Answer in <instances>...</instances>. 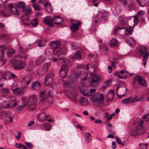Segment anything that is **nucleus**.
<instances>
[{
  "mask_svg": "<svg viewBox=\"0 0 149 149\" xmlns=\"http://www.w3.org/2000/svg\"><path fill=\"white\" fill-rule=\"evenodd\" d=\"M49 46L54 54L57 55L60 59L64 61V57L67 52V49L64 47H61L60 42L58 41H53L50 42Z\"/></svg>",
  "mask_w": 149,
  "mask_h": 149,
  "instance_id": "f257e3e1",
  "label": "nucleus"
},
{
  "mask_svg": "<svg viewBox=\"0 0 149 149\" xmlns=\"http://www.w3.org/2000/svg\"><path fill=\"white\" fill-rule=\"evenodd\" d=\"M37 100V98L35 95H32L28 99L25 97H23L22 98V103L24 106H27L28 107L33 106L32 108L30 109L31 111L35 109Z\"/></svg>",
  "mask_w": 149,
  "mask_h": 149,
  "instance_id": "f03ea898",
  "label": "nucleus"
},
{
  "mask_svg": "<svg viewBox=\"0 0 149 149\" xmlns=\"http://www.w3.org/2000/svg\"><path fill=\"white\" fill-rule=\"evenodd\" d=\"M50 91L42 90L39 92V99L40 102H43L47 106H49L52 104V102L51 100H46L48 97L50 95Z\"/></svg>",
  "mask_w": 149,
  "mask_h": 149,
  "instance_id": "7ed1b4c3",
  "label": "nucleus"
},
{
  "mask_svg": "<svg viewBox=\"0 0 149 149\" xmlns=\"http://www.w3.org/2000/svg\"><path fill=\"white\" fill-rule=\"evenodd\" d=\"M137 49L139 51L141 55L143 57V65L145 66L146 64V61L149 56V52L147 51L146 48L143 46L138 47L137 48Z\"/></svg>",
  "mask_w": 149,
  "mask_h": 149,
  "instance_id": "20e7f679",
  "label": "nucleus"
},
{
  "mask_svg": "<svg viewBox=\"0 0 149 149\" xmlns=\"http://www.w3.org/2000/svg\"><path fill=\"white\" fill-rule=\"evenodd\" d=\"M55 18H59L60 22H55L54 24L58 25L61 24L62 22V18L58 16H55L53 18H52L50 16H46L43 19V21L45 24H47L50 26H53V22Z\"/></svg>",
  "mask_w": 149,
  "mask_h": 149,
  "instance_id": "39448f33",
  "label": "nucleus"
},
{
  "mask_svg": "<svg viewBox=\"0 0 149 149\" xmlns=\"http://www.w3.org/2000/svg\"><path fill=\"white\" fill-rule=\"evenodd\" d=\"M91 80L90 82L91 86L94 87L97 86L98 81L100 80L99 76L96 74H91Z\"/></svg>",
  "mask_w": 149,
  "mask_h": 149,
  "instance_id": "423d86ee",
  "label": "nucleus"
},
{
  "mask_svg": "<svg viewBox=\"0 0 149 149\" xmlns=\"http://www.w3.org/2000/svg\"><path fill=\"white\" fill-rule=\"evenodd\" d=\"M136 82L145 87L147 86V84L146 80L140 76H136L134 80V84H135Z\"/></svg>",
  "mask_w": 149,
  "mask_h": 149,
  "instance_id": "0eeeda50",
  "label": "nucleus"
},
{
  "mask_svg": "<svg viewBox=\"0 0 149 149\" xmlns=\"http://www.w3.org/2000/svg\"><path fill=\"white\" fill-rule=\"evenodd\" d=\"M13 65L15 69H19L24 68L26 66L25 63L24 61L15 60L13 62Z\"/></svg>",
  "mask_w": 149,
  "mask_h": 149,
  "instance_id": "6e6552de",
  "label": "nucleus"
},
{
  "mask_svg": "<svg viewBox=\"0 0 149 149\" xmlns=\"http://www.w3.org/2000/svg\"><path fill=\"white\" fill-rule=\"evenodd\" d=\"M104 98V96L102 94H99L96 93L92 95L91 100L94 104L96 102L103 100Z\"/></svg>",
  "mask_w": 149,
  "mask_h": 149,
  "instance_id": "1a4fd4ad",
  "label": "nucleus"
},
{
  "mask_svg": "<svg viewBox=\"0 0 149 149\" xmlns=\"http://www.w3.org/2000/svg\"><path fill=\"white\" fill-rule=\"evenodd\" d=\"M8 6L10 8V12L12 14L15 15H19V10L15 6H13V4L11 3Z\"/></svg>",
  "mask_w": 149,
  "mask_h": 149,
  "instance_id": "9d476101",
  "label": "nucleus"
},
{
  "mask_svg": "<svg viewBox=\"0 0 149 149\" xmlns=\"http://www.w3.org/2000/svg\"><path fill=\"white\" fill-rule=\"evenodd\" d=\"M119 29L123 31V33L124 35H127L131 34L132 32V29L131 28H128L127 26L126 27H119L116 30Z\"/></svg>",
  "mask_w": 149,
  "mask_h": 149,
  "instance_id": "9b49d317",
  "label": "nucleus"
},
{
  "mask_svg": "<svg viewBox=\"0 0 149 149\" xmlns=\"http://www.w3.org/2000/svg\"><path fill=\"white\" fill-rule=\"evenodd\" d=\"M54 76L52 74H47L45 77V84L46 86H49L51 84L53 81Z\"/></svg>",
  "mask_w": 149,
  "mask_h": 149,
  "instance_id": "f8f14e48",
  "label": "nucleus"
},
{
  "mask_svg": "<svg viewBox=\"0 0 149 149\" xmlns=\"http://www.w3.org/2000/svg\"><path fill=\"white\" fill-rule=\"evenodd\" d=\"M141 131V130L139 128H136L131 129L129 132L131 135L135 136L141 134L140 133Z\"/></svg>",
  "mask_w": 149,
  "mask_h": 149,
  "instance_id": "ddd939ff",
  "label": "nucleus"
},
{
  "mask_svg": "<svg viewBox=\"0 0 149 149\" xmlns=\"http://www.w3.org/2000/svg\"><path fill=\"white\" fill-rule=\"evenodd\" d=\"M13 93L16 95H22L24 93V91L23 88H18L13 90Z\"/></svg>",
  "mask_w": 149,
  "mask_h": 149,
  "instance_id": "4468645a",
  "label": "nucleus"
},
{
  "mask_svg": "<svg viewBox=\"0 0 149 149\" xmlns=\"http://www.w3.org/2000/svg\"><path fill=\"white\" fill-rule=\"evenodd\" d=\"M31 87L33 90L38 91L40 89V84L38 81H36L32 84Z\"/></svg>",
  "mask_w": 149,
  "mask_h": 149,
  "instance_id": "2eb2a0df",
  "label": "nucleus"
},
{
  "mask_svg": "<svg viewBox=\"0 0 149 149\" xmlns=\"http://www.w3.org/2000/svg\"><path fill=\"white\" fill-rule=\"evenodd\" d=\"M107 15V14L106 11L98 13L97 15V17L100 19L105 20Z\"/></svg>",
  "mask_w": 149,
  "mask_h": 149,
  "instance_id": "dca6fc26",
  "label": "nucleus"
},
{
  "mask_svg": "<svg viewBox=\"0 0 149 149\" xmlns=\"http://www.w3.org/2000/svg\"><path fill=\"white\" fill-rule=\"evenodd\" d=\"M1 105L2 107L5 109H8L11 107L9 101L8 100L3 101L1 102Z\"/></svg>",
  "mask_w": 149,
  "mask_h": 149,
  "instance_id": "f3484780",
  "label": "nucleus"
},
{
  "mask_svg": "<svg viewBox=\"0 0 149 149\" xmlns=\"http://www.w3.org/2000/svg\"><path fill=\"white\" fill-rule=\"evenodd\" d=\"M45 54L47 55L49 59L50 60H52L53 61L55 62L57 61V58H52V57H53V55L51 52L49 51H46L45 52Z\"/></svg>",
  "mask_w": 149,
  "mask_h": 149,
  "instance_id": "a211bd4d",
  "label": "nucleus"
},
{
  "mask_svg": "<svg viewBox=\"0 0 149 149\" xmlns=\"http://www.w3.org/2000/svg\"><path fill=\"white\" fill-rule=\"evenodd\" d=\"M126 42L130 45H132L136 43V41L132 37H130L125 40Z\"/></svg>",
  "mask_w": 149,
  "mask_h": 149,
  "instance_id": "6ab92c4d",
  "label": "nucleus"
},
{
  "mask_svg": "<svg viewBox=\"0 0 149 149\" xmlns=\"http://www.w3.org/2000/svg\"><path fill=\"white\" fill-rule=\"evenodd\" d=\"M31 78L30 76H26L23 79L22 82L26 85H28L31 82Z\"/></svg>",
  "mask_w": 149,
  "mask_h": 149,
  "instance_id": "aec40b11",
  "label": "nucleus"
},
{
  "mask_svg": "<svg viewBox=\"0 0 149 149\" xmlns=\"http://www.w3.org/2000/svg\"><path fill=\"white\" fill-rule=\"evenodd\" d=\"M80 22H78L77 23H74L70 26V28L71 31L73 32H74L76 31L78 28L79 25L80 24Z\"/></svg>",
  "mask_w": 149,
  "mask_h": 149,
  "instance_id": "412c9836",
  "label": "nucleus"
},
{
  "mask_svg": "<svg viewBox=\"0 0 149 149\" xmlns=\"http://www.w3.org/2000/svg\"><path fill=\"white\" fill-rule=\"evenodd\" d=\"M22 11L26 15H29L31 12V10L30 7L28 6H25L22 9Z\"/></svg>",
  "mask_w": 149,
  "mask_h": 149,
  "instance_id": "4be33fe9",
  "label": "nucleus"
},
{
  "mask_svg": "<svg viewBox=\"0 0 149 149\" xmlns=\"http://www.w3.org/2000/svg\"><path fill=\"white\" fill-rule=\"evenodd\" d=\"M44 6L47 11L49 13H52V10L49 3L46 2L44 4Z\"/></svg>",
  "mask_w": 149,
  "mask_h": 149,
  "instance_id": "5701e85b",
  "label": "nucleus"
},
{
  "mask_svg": "<svg viewBox=\"0 0 149 149\" xmlns=\"http://www.w3.org/2000/svg\"><path fill=\"white\" fill-rule=\"evenodd\" d=\"M80 104L82 106H86L88 104V101L87 99L81 97L80 101Z\"/></svg>",
  "mask_w": 149,
  "mask_h": 149,
  "instance_id": "b1692460",
  "label": "nucleus"
},
{
  "mask_svg": "<svg viewBox=\"0 0 149 149\" xmlns=\"http://www.w3.org/2000/svg\"><path fill=\"white\" fill-rule=\"evenodd\" d=\"M10 103L11 105V107H15L17 104L16 98L14 97H11L10 100Z\"/></svg>",
  "mask_w": 149,
  "mask_h": 149,
  "instance_id": "393cba45",
  "label": "nucleus"
},
{
  "mask_svg": "<svg viewBox=\"0 0 149 149\" xmlns=\"http://www.w3.org/2000/svg\"><path fill=\"white\" fill-rule=\"evenodd\" d=\"M5 114L6 120L8 122H11L13 120V118L12 117L10 113V112H6Z\"/></svg>",
  "mask_w": 149,
  "mask_h": 149,
  "instance_id": "a878e982",
  "label": "nucleus"
},
{
  "mask_svg": "<svg viewBox=\"0 0 149 149\" xmlns=\"http://www.w3.org/2000/svg\"><path fill=\"white\" fill-rule=\"evenodd\" d=\"M6 49L5 47L3 45L0 46V58H3L4 56V51Z\"/></svg>",
  "mask_w": 149,
  "mask_h": 149,
  "instance_id": "bb28decb",
  "label": "nucleus"
},
{
  "mask_svg": "<svg viewBox=\"0 0 149 149\" xmlns=\"http://www.w3.org/2000/svg\"><path fill=\"white\" fill-rule=\"evenodd\" d=\"M45 57L43 56H40L36 61L37 65H39L43 62L45 60Z\"/></svg>",
  "mask_w": 149,
  "mask_h": 149,
  "instance_id": "cd10ccee",
  "label": "nucleus"
},
{
  "mask_svg": "<svg viewBox=\"0 0 149 149\" xmlns=\"http://www.w3.org/2000/svg\"><path fill=\"white\" fill-rule=\"evenodd\" d=\"M72 58L74 59H81V58L80 52L79 51H77V52L75 53L74 55L73 56H72Z\"/></svg>",
  "mask_w": 149,
  "mask_h": 149,
  "instance_id": "c85d7f7f",
  "label": "nucleus"
},
{
  "mask_svg": "<svg viewBox=\"0 0 149 149\" xmlns=\"http://www.w3.org/2000/svg\"><path fill=\"white\" fill-rule=\"evenodd\" d=\"M36 42L38 43V46L39 47L44 46L46 42L45 40H37Z\"/></svg>",
  "mask_w": 149,
  "mask_h": 149,
  "instance_id": "c756f323",
  "label": "nucleus"
},
{
  "mask_svg": "<svg viewBox=\"0 0 149 149\" xmlns=\"http://www.w3.org/2000/svg\"><path fill=\"white\" fill-rule=\"evenodd\" d=\"M118 42L117 40L116 39H112L110 41V45L111 46H116Z\"/></svg>",
  "mask_w": 149,
  "mask_h": 149,
  "instance_id": "7c9ffc66",
  "label": "nucleus"
},
{
  "mask_svg": "<svg viewBox=\"0 0 149 149\" xmlns=\"http://www.w3.org/2000/svg\"><path fill=\"white\" fill-rule=\"evenodd\" d=\"M148 144L147 143H140L139 144V146L141 149H147Z\"/></svg>",
  "mask_w": 149,
  "mask_h": 149,
  "instance_id": "2f4dec72",
  "label": "nucleus"
},
{
  "mask_svg": "<svg viewBox=\"0 0 149 149\" xmlns=\"http://www.w3.org/2000/svg\"><path fill=\"white\" fill-rule=\"evenodd\" d=\"M45 117L43 120H47L48 116H47L46 114L44 113H41L38 114V118H41V117Z\"/></svg>",
  "mask_w": 149,
  "mask_h": 149,
  "instance_id": "473e14b6",
  "label": "nucleus"
},
{
  "mask_svg": "<svg viewBox=\"0 0 149 149\" xmlns=\"http://www.w3.org/2000/svg\"><path fill=\"white\" fill-rule=\"evenodd\" d=\"M15 6L16 7H17L18 8H22V9L23 8L25 7V3H24L22 1L20 2L18 4H16Z\"/></svg>",
  "mask_w": 149,
  "mask_h": 149,
  "instance_id": "72a5a7b5",
  "label": "nucleus"
},
{
  "mask_svg": "<svg viewBox=\"0 0 149 149\" xmlns=\"http://www.w3.org/2000/svg\"><path fill=\"white\" fill-rule=\"evenodd\" d=\"M135 102H138L142 100L143 98V96L141 95V96H136L134 97Z\"/></svg>",
  "mask_w": 149,
  "mask_h": 149,
  "instance_id": "f704fd0d",
  "label": "nucleus"
},
{
  "mask_svg": "<svg viewBox=\"0 0 149 149\" xmlns=\"http://www.w3.org/2000/svg\"><path fill=\"white\" fill-rule=\"evenodd\" d=\"M15 53V50L13 49H10L7 52V55L9 57L12 56V54Z\"/></svg>",
  "mask_w": 149,
  "mask_h": 149,
  "instance_id": "c9c22d12",
  "label": "nucleus"
},
{
  "mask_svg": "<svg viewBox=\"0 0 149 149\" xmlns=\"http://www.w3.org/2000/svg\"><path fill=\"white\" fill-rule=\"evenodd\" d=\"M18 56L21 58L26 59L27 58L25 54V53L21 52L20 53L18 54Z\"/></svg>",
  "mask_w": 149,
  "mask_h": 149,
  "instance_id": "e433bc0d",
  "label": "nucleus"
},
{
  "mask_svg": "<svg viewBox=\"0 0 149 149\" xmlns=\"http://www.w3.org/2000/svg\"><path fill=\"white\" fill-rule=\"evenodd\" d=\"M91 136V134L88 132L86 133L85 136V139L86 142L88 143L90 141V138L89 137Z\"/></svg>",
  "mask_w": 149,
  "mask_h": 149,
  "instance_id": "4c0bfd02",
  "label": "nucleus"
},
{
  "mask_svg": "<svg viewBox=\"0 0 149 149\" xmlns=\"http://www.w3.org/2000/svg\"><path fill=\"white\" fill-rule=\"evenodd\" d=\"M34 9L37 11L40 10V6L37 3H34L32 5Z\"/></svg>",
  "mask_w": 149,
  "mask_h": 149,
  "instance_id": "58836bf2",
  "label": "nucleus"
},
{
  "mask_svg": "<svg viewBox=\"0 0 149 149\" xmlns=\"http://www.w3.org/2000/svg\"><path fill=\"white\" fill-rule=\"evenodd\" d=\"M67 71H62L60 70L59 72L60 76L62 78L64 77L66 75V72Z\"/></svg>",
  "mask_w": 149,
  "mask_h": 149,
  "instance_id": "ea45409f",
  "label": "nucleus"
},
{
  "mask_svg": "<svg viewBox=\"0 0 149 149\" xmlns=\"http://www.w3.org/2000/svg\"><path fill=\"white\" fill-rule=\"evenodd\" d=\"M1 91L2 93L5 94H8L9 92V90L6 88H2L1 89Z\"/></svg>",
  "mask_w": 149,
  "mask_h": 149,
  "instance_id": "a19ab883",
  "label": "nucleus"
},
{
  "mask_svg": "<svg viewBox=\"0 0 149 149\" xmlns=\"http://www.w3.org/2000/svg\"><path fill=\"white\" fill-rule=\"evenodd\" d=\"M44 128L46 130L49 131L51 129L52 126L49 124L46 123L44 125Z\"/></svg>",
  "mask_w": 149,
  "mask_h": 149,
  "instance_id": "79ce46f5",
  "label": "nucleus"
},
{
  "mask_svg": "<svg viewBox=\"0 0 149 149\" xmlns=\"http://www.w3.org/2000/svg\"><path fill=\"white\" fill-rule=\"evenodd\" d=\"M145 0H137V1L141 6H143L145 5L144 1Z\"/></svg>",
  "mask_w": 149,
  "mask_h": 149,
  "instance_id": "37998d69",
  "label": "nucleus"
},
{
  "mask_svg": "<svg viewBox=\"0 0 149 149\" xmlns=\"http://www.w3.org/2000/svg\"><path fill=\"white\" fill-rule=\"evenodd\" d=\"M114 95H112V94H107L106 95L109 101L111 100L113 98Z\"/></svg>",
  "mask_w": 149,
  "mask_h": 149,
  "instance_id": "c03bdc74",
  "label": "nucleus"
},
{
  "mask_svg": "<svg viewBox=\"0 0 149 149\" xmlns=\"http://www.w3.org/2000/svg\"><path fill=\"white\" fill-rule=\"evenodd\" d=\"M134 26L138 24L139 22V19L137 15H136L134 17Z\"/></svg>",
  "mask_w": 149,
  "mask_h": 149,
  "instance_id": "a18cd8bd",
  "label": "nucleus"
},
{
  "mask_svg": "<svg viewBox=\"0 0 149 149\" xmlns=\"http://www.w3.org/2000/svg\"><path fill=\"white\" fill-rule=\"evenodd\" d=\"M31 23L33 26H36L38 24V22L37 19H34L31 22Z\"/></svg>",
  "mask_w": 149,
  "mask_h": 149,
  "instance_id": "49530a36",
  "label": "nucleus"
},
{
  "mask_svg": "<svg viewBox=\"0 0 149 149\" xmlns=\"http://www.w3.org/2000/svg\"><path fill=\"white\" fill-rule=\"evenodd\" d=\"M120 24L122 25V27H126L127 26V25L125 23L124 20L123 19H120Z\"/></svg>",
  "mask_w": 149,
  "mask_h": 149,
  "instance_id": "de8ad7c7",
  "label": "nucleus"
},
{
  "mask_svg": "<svg viewBox=\"0 0 149 149\" xmlns=\"http://www.w3.org/2000/svg\"><path fill=\"white\" fill-rule=\"evenodd\" d=\"M0 13L2 15L5 17H9L10 15V14L9 13H5L3 10L1 11Z\"/></svg>",
  "mask_w": 149,
  "mask_h": 149,
  "instance_id": "09e8293b",
  "label": "nucleus"
},
{
  "mask_svg": "<svg viewBox=\"0 0 149 149\" xmlns=\"http://www.w3.org/2000/svg\"><path fill=\"white\" fill-rule=\"evenodd\" d=\"M10 72H7L5 74V76H3L1 78L2 79L3 78L4 79H10V75H9Z\"/></svg>",
  "mask_w": 149,
  "mask_h": 149,
  "instance_id": "8fccbe9b",
  "label": "nucleus"
},
{
  "mask_svg": "<svg viewBox=\"0 0 149 149\" xmlns=\"http://www.w3.org/2000/svg\"><path fill=\"white\" fill-rule=\"evenodd\" d=\"M118 27L116 28L115 29V30L113 31V33H119V34H121L123 35L124 34L123 33V31H121L119 30V29H118L116 30V29L118 28Z\"/></svg>",
  "mask_w": 149,
  "mask_h": 149,
  "instance_id": "3c124183",
  "label": "nucleus"
},
{
  "mask_svg": "<svg viewBox=\"0 0 149 149\" xmlns=\"http://www.w3.org/2000/svg\"><path fill=\"white\" fill-rule=\"evenodd\" d=\"M114 74L116 77H118L120 79H122L124 78V77L120 74L119 72H116Z\"/></svg>",
  "mask_w": 149,
  "mask_h": 149,
  "instance_id": "603ef678",
  "label": "nucleus"
},
{
  "mask_svg": "<svg viewBox=\"0 0 149 149\" xmlns=\"http://www.w3.org/2000/svg\"><path fill=\"white\" fill-rule=\"evenodd\" d=\"M115 138L116 139V142L119 144L121 145L122 146H124L123 143H122L121 140L117 136H115Z\"/></svg>",
  "mask_w": 149,
  "mask_h": 149,
  "instance_id": "864d4df0",
  "label": "nucleus"
},
{
  "mask_svg": "<svg viewBox=\"0 0 149 149\" xmlns=\"http://www.w3.org/2000/svg\"><path fill=\"white\" fill-rule=\"evenodd\" d=\"M142 118L146 120L149 121V113L148 114L144 115L143 116Z\"/></svg>",
  "mask_w": 149,
  "mask_h": 149,
  "instance_id": "5fc2aeb1",
  "label": "nucleus"
},
{
  "mask_svg": "<svg viewBox=\"0 0 149 149\" xmlns=\"http://www.w3.org/2000/svg\"><path fill=\"white\" fill-rule=\"evenodd\" d=\"M23 104L19 106L17 108V109L19 111H21L25 107H27V106H24V104L22 103Z\"/></svg>",
  "mask_w": 149,
  "mask_h": 149,
  "instance_id": "6e6d98bb",
  "label": "nucleus"
},
{
  "mask_svg": "<svg viewBox=\"0 0 149 149\" xmlns=\"http://www.w3.org/2000/svg\"><path fill=\"white\" fill-rule=\"evenodd\" d=\"M68 69V67L66 65H63L61 67L60 70L67 71Z\"/></svg>",
  "mask_w": 149,
  "mask_h": 149,
  "instance_id": "4d7b16f0",
  "label": "nucleus"
},
{
  "mask_svg": "<svg viewBox=\"0 0 149 149\" xmlns=\"http://www.w3.org/2000/svg\"><path fill=\"white\" fill-rule=\"evenodd\" d=\"M50 65L48 63L45 64L43 66V69L45 71H47L48 67Z\"/></svg>",
  "mask_w": 149,
  "mask_h": 149,
  "instance_id": "13d9d810",
  "label": "nucleus"
},
{
  "mask_svg": "<svg viewBox=\"0 0 149 149\" xmlns=\"http://www.w3.org/2000/svg\"><path fill=\"white\" fill-rule=\"evenodd\" d=\"M122 102L124 104L130 103L128 98L123 99L122 100Z\"/></svg>",
  "mask_w": 149,
  "mask_h": 149,
  "instance_id": "bf43d9fd",
  "label": "nucleus"
},
{
  "mask_svg": "<svg viewBox=\"0 0 149 149\" xmlns=\"http://www.w3.org/2000/svg\"><path fill=\"white\" fill-rule=\"evenodd\" d=\"M80 91L81 93L84 96H90V95L87 92L84 91H82L80 90Z\"/></svg>",
  "mask_w": 149,
  "mask_h": 149,
  "instance_id": "052dcab7",
  "label": "nucleus"
},
{
  "mask_svg": "<svg viewBox=\"0 0 149 149\" xmlns=\"http://www.w3.org/2000/svg\"><path fill=\"white\" fill-rule=\"evenodd\" d=\"M120 73V74H126L127 75V76H129V73H128V72L125 70H122L121 71H120V72H119Z\"/></svg>",
  "mask_w": 149,
  "mask_h": 149,
  "instance_id": "680f3d73",
  "label": "nucleus"
},
{
  "mask_svg": "<svg viewBox=\"0 0 149 149\" xmlns=\"http://www.w3.org/2000/svg\"><path fill=\"white\" fill-rule=\"evenodd\" d=\"M144 14V12L143 10H141L138 11L137 12V14L136 15H139L140 16H142Z\"/></svg>",
  "mask_w": 149,
  "mask_h": 149,
  "instance_id": "e2e57ef3",
  "label": "nucleus"
},
{
  "mask_svg": "<svg viewBox=\"0 0 149 149\" xmlns=\"http://www.w3.org/2000/svg\"><path fill=\"white\" fill-rule=\"evenodd\" d=\"M129 100V102H130V103H134L135 102L134 101V97H130L128 98Z\"/></svg>",
  "mask_w": 149,
  "mask_h": 149,
  "instance_id": "0e129e2a",
  "label": "nucleus"
},
{
  "mask_svg": "<svg viewBox=\"0 0 149 149\" xmlns=\"http://www.w3.org/2000/svg\"><path fill=\"white\" fill-rule=\"evenodd\" d=\"M73 76L75 77V78H74V79H76L78 78L79 77V73L78 72H75L73 74Z\"/></svg>",
  "mask_w": 149,
  "mask_h": 149,
  "instance_id": "69168bd1",
  "label": "nucleus"
},
{
  "mask_svg": "<svg viewBox=\"0 0 149 149\" xmlns=\"http://www.w3.org/2000/svg\"><path fill=\"white\" fill-rule=\"evenodd\" d=\"M25 143L27 145L29 148H32V144L31 143L29 142H25Z\"/></svg>",
  "mask_w": 149,
  "mask_h": 149,
  "instance_id": "338daca9",
  "label": "nucleus"
},
{
  "mask_svg": "<svg viewBox=\"0 0 149 149\" xmlns=\"http://www.w3.org/2000/svg\"><path fill=\"white\" fill-rule=\"evenodd\" d=\"M116 148V143L115 141H113L112 142L111 148L113 149H115Z\"/></svg>",
  "mask_w": 149,
  "mask_h": 149,
  "instance_id": "774afa93",
  "label": "nucleus"
}]
</instances>
